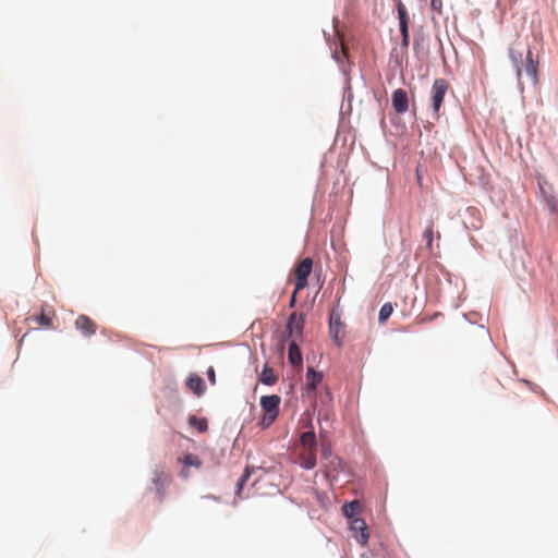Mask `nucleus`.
<instances>
[{"instance_id": "obj_1", "label": "nucleus", "mask_w": 558, "mask_h": 558, "mask_svg": "<svg viewBox=\"0 0 558 558\" xmlns=\"http://www.w3.org/2000/svg\"><path fill=\"white\" fill-rule=\"evenodd\" d=\"M509 56L517 70H537L538 57L534 58L530 48L524 49L520 43H514L509 50Z\"/></svg>"}, {"instance_id": "obj_2", "label": "nucleus", "mask_w": 558, "mask_h": 558, "mask_svg": "<svg viewBox=\"0 0 558 558\" xmlns=\"http://www.w3.org/2000/svg\"><path fill=\"white\" fill-rule=\"evenodd\" d=\"M280 402L281 399L277 395L263 396L260 398V408L264 412V415L259 421V425L263 428H268L275 423L279 415Z\"/></svg>"}, {"instance_id": "obj_3", "label": "nucleus", "mask_w": 558, "mask_h": 558, "mask_svg": "<svg viewBox=\"0 0 558 558\" xmlns=\"http://www.w3.org/2000/svg\"><path fill=\"white\" fill-rule=\"evenodd\" d=\"M304 324V314L295 312L292 313L287 320L283 338H291L292 340L295 341L300 339L303 333Z\"/></svg>"}, {"instance_id": "obj_4", "label": "nucleus", "mask_w": 558, "mask_h": 558, "mask_svg": "<svg viewBox=\"0 0 558 558\" xmlns=\"http://www.w3.org/2000/svg\"><path fill=\"white\" fill-rule=\"evenodd\" d=\"M449 88L447 81L438 78L434 82L432 87V107L433 116L438 119L440 116V108L444 102V97Z\"/></svg>"}, {"instance_id": "obj_5", "label": "nucleus", "mask_w": 558, "mask_h": 558, "mask_svg": "<svg viewBox=\"0 0 558 558\" xmlns=\"http://www.w3.org/2000/svg\"><path fill=\"white\" fill-rule=\"evenodd\" d=\"M396 8L398 12V20H399V31L401 35V46L403 48H408L410 45V33H409V13L404 5V3L401 0H397Z\"/></svg>"}, {"instance_id": "obj_6", "label": "nucleus", "mask_w": 558, "mask_h": 558, "mask_svg": "<svg viewBox=\"0 0 558 558\" xmlns=\"http://www.w3.org/2000/svg\"><path fill=\"white\" fill-rule=\"evenodd\" d=\"M313 269V260L310 257L303 258L293 269L295 277L296 291L303 290L307 286V279Z\"/></svg>"}, {"instance_id": "obj_7", "label": "nucleus", "mask_w": 558, "mask_h": 558, "mask_svg": "<svg viewBox=\"0 0 558 558\" xmlns=\"http://www.w3.org/2000/svg\"><path fill=\"white\" fill-rule=\"evenodd\" d=\"M350 530L353 533L354 538L362 546H366L369 539L368 527L364 519L355 518L350 521Z\"/></svg>"}, {"instance_id": "obj_8", "label": "nucleus", "mask_w": 558, "mask_h": 558, "mask_svg": "<svg viewBox=\"0 0 558 558\" xmlns=\"http://www.w3.org/2000/svg\"><path fill=\"white\" fill-rule=\"evenodd\" d=\"M329 333L338 347L341 345L343 336V324L340 314L332 310L329 316Z\"/></svg>"}, {"instance_id": "obj_9", "label": "nucleus", "mask_w": 558, "mask_h": 558, "mask_svg": "<svg viewBox=\"0 0 558 558\" xmlns=\"http://www.w3.org/2000/svg\"><path fill=\"white\" fill-rule=\"evenodd\" d=\"M391 105L397 113L402 114L407 112L409 109V99L407 92L402 88L396 89L391 97Z\"/></svg>"}, {"instance_id": "obj_10", "label": "nucleus", "mask_w": 558, "mask_h": 558, "mask_svg": "<svg viewBox=\"0 0 558 558\" xmlns=\"http://www.w3.org/2000/svg\"><path fill=\"white\" fill-rule=\"evenodd\" d=\"M170 482V476L163 472H158L151 480V489H154L158 500L161 502L165 498L166 486Z\"/></svg>"}, {"instance_id": "obj_11", "label": "nucleus", "mask_w": 558, "mask_h": 558, "mask_svg": "<svg viewBox=\"0 0 558 558\" xmlns=\"http://www.w3.org/2000/svg\"><path fill=\"white\" fill-rule=\"evenodd\" d=\"M74 325H75V328L77 330H80L82 332V335L85 337H90V336L95 335L97 331V326H96L95 322L92 320L86 315L77 316Z\"/></svg>"}, {"instance_id": "obj_12", "label": "nucleus", "mask_w": 558, "mask_h": 558, "mask_svg": "<svg viewBox=\"0 0 558 558\" xmlns=\"http://www.w3.org/2000/svg\"><path fill=\"white\" fill-rule=\"evenodd\" d=\"M332 57L340 66L351 65L348 48L345 47L342 39L339 44H336L332 51Z\"/></svg>"}, {"instance_id": "obj_13", "label": "nucleus", "mask_w": 558, "mask_h": 558, "mask_svg": "<svg viewBox=\"0 0 558 558\" xmlns=\"http://www.w3.org/2000/svg\"><path fill=\"white\" fill-rule=\"evenodd\" d=\"M300 464L307 470L314 469L316 465V448L302 449Z\"/></svg>"}, {"instance_id": "obj_14", "label": "nucleus", "mask_w": 558, "mask_h": 558, "mask_svg": "<svg viewBox=\"0 0 558 558\" xmlns=\"http://www.w3.org/2000/svg\"><path fill=\"white\" fill-rule=\"evenodd\" d=\"M322 380L323 375L320 373L316 372L313 367L307 368L306 388L308 392L315 390Z\"/></svg>"}, {"instance_id": "obj_15", "label": "nucleus", "mask_w": 558, "mask_h": 558, "mask_svg": "<svg viewBox=\"0 0 558 558\" xmlns=\"http://www.w3.org/2000/svg\"><path fill=\"white\" fill-rule=\"evenodd\" d=\"M300 445H301L302 449L316 448V446H317L316 435H315L312 426H311V430H307V432H304L301 434Z\"/></svg>"}, {"instance_id": "obj_16", "label": "nucleus", "mask_w": 558, "mask_h": 558, "mask_svg": "<svg viewBox=\"0 0 558 558\" xmlns=\"http://www.w3.org/2000/svg\"><path fill=\"white\" fill-rule=\"evenodd\" d=\"M181 462L183 463V470H182V476L187 477L186 468L194 466L196 469H199L202 466L201 459L193 453H186L182 459Z\"/></svg>"}, {"instance_id": "obj_17", "label": "nucleus", "mask_w": 558, "mask_h": 558, "mask_svg": "<svg viewBox=\"0 0 558 558\" xmlns=\"http://www.w3.org/2000/svg\"><path fill=\"white\" fill-rule=\"evenodd\" d=\"M288 360L294 366L302 364V354L295 340H292L289 344Z\"/></svg>"}, {"instance_id": "obj_18", "label": "nucleus", "mask_w": 558, "mask_h": 558, "mask_svg": "<svg viewBox=\"0 0 558 558\" xmlns=\"http://www.w3.org/2000/svg\"><path fill=\"white\" fill-rule=\"evenodd\" d=\"M259 380L265 385L272 386L277 383L278 376L275 374L272 367L265 364L262 373L259 374Z\"/></svg>"}, {"instance_id": "obj_19", "label": "nucleus", "mask_w": 558, "mask_h": 558, "mask_svg": "<svg viewBox=\"0 0 558 558\" xmlns=\"http://www.w3.org/2000/svg\"><path fill=\"white\" fill-rule=\"evenodd\" d=\"M361 504L357 500H353L343 505L342 512L351 521L357 518L356 515L361 512Z\"/></svg>"}, {"instance_id": "obj_20", "label": "nucleus", "mask_w": 558, "mask_h": 558, "mask_svg": "<svg viewBox=\"0 0 558 558\" xmlns=\"http://www.w3.org/2000/svg\"><path fill=\"white\" fill-rule=\"evenodd\" d=\"M186 385L197 396H199L203 392V379L197 375L190 376L187 378Z\"/></svg>"}, {"instance_id": "obj_21", "label": "nucleus", "mask_w": 558, "mask_h": 558, "mask_svg": "<svg viewBox=\"0 0 558 558\" xmlns=\"http://www.w3.org/2000/svg\"><path fill=\"white\" fill-rule=\"evenodd\" d=\"M189 423L195 427L199 433H205L208 429V422L205 417L190 416Z\"/></svg>"}, {"instance_id": "obj_22", "label": "nucleus", "mask_w": 558, "mask_h": 558, "mask_svg": "<svg viewBox=\"0 0 558 558\" xmlns=\"http://www.w3.org/2000/svg\"><path fill=\"white\" fill-rule=\"evenodd\" d=\"M250 476H251V469L245 468L243 474L241 475V477L239 478V481L236 483V490H235L236 498H240V499L242 498L241 493H242L243 486L246 483V481L250 478Z\"/></svg>"}, {"instance_id": "obj_23", "label": "nucleus", "mask_w": 558, "mask_h": 558, "mask_svg": "<svg viewBox=\"0 0 558 558\" xmlns=\"http://www.w3.org/2000/svg\"><path fill=\"white\" fill-rule=\"evenodd\" d=\"M34 320L43 327H52V318L45 313V310H43L39 315L34 316Z\"/></svg>"}, {"instance_id": "obj_24", "label": "nucleus", "mask_w": 558, "mask_h": 558, "mask_svg": "<svg viewBox=\"0 0 558 558\" xmlns=\"http://www.w3.org/2000/svg\"><path fill=\"white\" fill-rule=\"evenodd\" d=\"M393 307L391 303H385L379 311L378 320L379 323L386 322L392 314Z\"/></svg>"}, {"instance_id": "obj_25", "label": "nucleus", "mask_w": 558, "mask_h": 558, "mask_svg": "<svg viewBox=\"0 0 558 558\" xmlns=\"http://www.w3.org/2000/svg\"><path fill=\"white\" fill-rule=\"evenodd\" d=\"M423 238L426 242V246L428 248H432V245H433V239H434V225L433 222H430L426 229L424 230L423 232Z\"/></svg>"}, {"instance_id": "obj_26", "label": "nucleus", "mask_w": 558, "mask_h": 558, "mask_svg": "<svg viewBox=\"0 0 558 558\" xmlns=\"http://www.w3.org/2000/svg\"><path fill=\"white\" fill-rule=\"evenodd\" d=\"M545 202L549 210L558 215V198L550 195L545 198Z\"/></svg>"}, {"instance_id": "obj_27", "label": "nucleus", "mask_w": 558, "mask_h": 558, "mask_svg": "<svg viewBox=\"0 0 558 558\" xmlns=\"http://www.w3.org/2000/svg\"><path fill=\"white\" fill-rule=\"evenodd\" d=\"M537 74L538 72H525L527 81L531 82L534 86L537 85L538 82Z\"/></svg>"}, {"instance_id": "obj_28", "label": "nucleus", "mask_w": 558, "mask_h": 558, "mask_svg": "<svg viewBox=\"0 0 558 558\" xmlns=\"http://www.w3.org/2000/svg\"><path fill=\"white\" fill-rule=\"evenodd\" d=\"M432 9L441 13L442 10V1L441 0H430Z\"/></svg>"}, {"instance_id": "obj_29", "label": "nucleus", "mask_w": 558, "mask_h": 558, "mask_svg": "<svg viewBox=\"0 0 558 558\" xmlns=\"http://www.w3.org/2000/svg\"><path fill=\"white\" fill-rule=\"evenodd\" d=\"M331 454L330 448L326 445H322V457L327 459Z\"/></svg>"}, {"instance_id": "obj_30", "label": "nucleus", "mask_w": 558, "mask_h": 558, "mask_svg": "<svg viewBox=\"0 0 558 558\" xmlns=\"http://www.w3.org/2000/svg\"><path fill=\"white\" fill-rule=\"evenodd\" d=\"M208 378L209 380L211 381V384H215L216 383V375H215V371L213 367H210L208 369Z\"/></svg>"}, {"instance_id": "obj_31", "label": "nucleus", "mask_w": 558, "mask_h": 558, "mask_svg": "<svg viewBox=\"0 0 558 558\" xmlns=\"http://www.w3.org/2000/svg\"><path fill=\"white\" fill-rule=\"evenodd\" d=\"M298 292H299V291H296V288H295V289H294V292H293V294H292V296H291V299H290V302H289L290 307H293V306L295 305V299H296V293H298Z\"/></svg>"}, {"instance_id": "obj_32", "label": "nucleus", "mask_w": 558, "mask_h": 558, "mask_svg": "<svg viewBox=\"0 0 558 558\" xmlns=\"http://www.w3.org/2000/svg\"><path fill=\"white\" fill-rule=\"evenodd\" d=\"M518 81H519V84L523 87V77H522V72H518Z\"/></svg>"}]
</instances>
